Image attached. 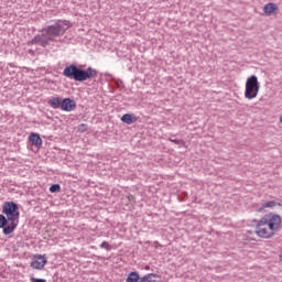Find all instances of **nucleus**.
I'll use <instances>...</instances> for the list:
<instances>
[{"mask_svg": "<svg viewBox=\"0 0 282 282\" xmlns=\"http://www.w3.org/2000/svg\"><path fill=\"white\" fill-rule=\"evenodd\" d=\"M275 206H282V204L278 203L276 200H268L264 204H262V206L258 209V213H263L265 208H275Z\"/></svg>", "mask_w": 282, "mask_h": 282, "instance_id": "9d476101", "label": "nucleus"}, {"mask_svg": "<svg viewBox=\"0 0 282 282\" xmlns=\"http://www.w3.org/2000/svg\"><path fill=\"white\" fill-rule=\"evenodd\" d=\"M100 248H102L104 250H111V245H109V242H107V241H104L100 245Z\"/></svg>", "mask_w": 282, "mask_h": 282, "instance_id": "a211bd4d", "label": "nucleus"}, {"mask_svg": "<svg viewBox=\"0 0 282 282\" xmlns=\"http://www.w3.org/2000/svg\"><path fill=\"white\" fill-rule=\"evenodd\" d=\"M63 75L66 76V78L77 80V83H84V80H88L89 78H96V76H98V70L91 67L83 70L76 65H69L64 68Z\"/></svg>", "mask_w": 282, "mask_h": 282, "instance_id": "7ed1b4c3", "label": "nucleus"}, {"mask_svg": "<svg viewBox=\"0 0 282 282\" xmlns=\"http://www.w3.org/2000/svg\"><path fill=\"white\" fill-rule=\"evenodd\" d=\"M8 224H10L8 218L4 215L0 214V228H7Z\"/></svg>", "mask_w": 282, "mask_h": 282, "instance_id": "4468645a", "label": "nucleus"}, {"mask_svg": "<svg viewBox=\"0 0 282 282\" xmlns=\"http://www.w3.org/2000/svg\"><path fill=\"white\" fill-rule=\"evenodd\" d=\"M69 28H72V22L67 20H58L54 25L47 26L46 36L48 41H54L56 36H63Z\"/></svg>", "mask_w": 282, "mask_h": 282, "instance_id": "20e7f679", "label": "nucleus"}, {"mask_svg": "<svg viewBox=\"0 0 282 282\" xmlns=\"http://www.w3.org/2000/svg\"><path fill=\"white\" fill-rule=\"evenodd\" d=\"M141 282H160V280H158V276H155L154 274H151L143 278Z\"/></svg>", "mask_w": 282, "mask_h": 282, "instance_id": "2eb2a0df", "label": "nucleus"}, {"mask_svg": "<svg viewBox=\"0 0 282 282\" xmlns=\"http://www.w3.org/2000/svg\"><path fill=\"white\" fill-rule=\"evenodd\" d=\"M47 265V258L43 254H35L31 261V268L33 270H43Z\"/></svg>", "mask_w": 282, "mask_h": 282, "instance_id": "423d86ee", "label": "nucleus"}, {"mask_svg": "<svg viewBox=\"0 0 282 282\" xmlns=\"http://www.w3.org/2000/svg\"><path fill=\"white\" fill-rule=\"evenodd\" d=\"M170 142H173L174 144H182V147H186V141L184 140L170 139Z\"/></svg>", "mask_w": 282, "mask_h": 282, "instance_id": "f3484780", "label": "nucleus"}, {"mask_svg": "<svg viewBox=\"0 0 282 282\" xmlns=\"http://www.w3.org/2000/svg\"><path fill=\"white\" fill-rule=\"evenodd\" d=\"M30 281H31V282H47V280H45V279H39V278H31Z\"/></svg>", "mask_w": 282, "mask_h": 282, "instance_id": "aec40b11", "label": "nucleus"}, {"mask_svg": "<svg viewBox=\"0 0 282 282\" xmlns=\"http://www.w3.org/2000/svg\"><path fill=\"white\" fill-rule=\"evenodd\" d=\"M61 109L62 111H74L76 109V101L65 98L62 100Z\"/></svg>", "mask_w": 282, "mask_h": 282, "instance_id": "6e6552de", "label": "nucleus"}, {"mask_svg": "<svg viewBox=\"0 0 282 282\" xmlns=\"http://www.w3.org/2000/svg\"><path fill=\"white\" fill-rule=\"evenodd\" d=\"M282 227V217L281 215L269 213L265 214L258 223L256 224V235L260 239H272Z\"/></svg>", "mask_w": 282, "mask_h": 282, "instance_id": "f257e3e1", "label": "nucleus"}, {"mask_svg": "<svg viewBox=\"0 0 282 282\" xmlns=\"http://www.w3.org/2000/svg\"><path fill=\"white\" fill-rule=\"evenodd\" d=\"M48 105L52 109H59L61 105H63V99L61 97H51Z\"/></svg>", "mask_w": 282, "mask_h": 282, "instance_id": "9b49d317", "label": "nucleus"}, {"mask_svg": "<svg viewBox=\"0 0 282 282\" xmlns=\"http://www.w3.org/2000/svg\"><path fill=\"white\" fill-rule=\"evenodd\" d=\"M259 89H261L259 78L257 75H251L246 82L245 98H247V100H254V98L259 96Z\"/></svg>", "mask_w": 282, "mask_h": 282, "instance_id": "39448f33", "label": "nucleus"}, {"mask_svg": "<svg viewBox=\"0 0 282 282\" xmlns=\"http://www.w3.org/2000/svg\"><path fill=\"white\" fill-rule=\"evenodd\" d=\"M29 141L33 144V147H43V139H41V135L39 133L32 132L29 137Z\"/></svg>", "mask_w": 282, "mask_h": 282, "instance_id": "1a4fd4ad", "label": "nucleus"}, {"mask_svg": "<svg viewBox=\"0 0 282 282\" xmlns=\"http://www.w3.org/2000/svg\"><path fill=\"white\" fill-rule=\"evenodd\" d=\"M2 213L9 221L8 226L3 229V235H12L19 226V217H21L19 205L14 202H7L2 205Z\"/></svg>", "mask_w": 282, "mask_h": 282, "instance_id": "f03ea898", "label": "nucleus"}, {"mask_svg": "<svg viewBox=\"0 0 282 282\" xmlns=\"http://www.w3.org/2000/svg\"><path fill=\"white\" fill-rule=\"evenodd\" d=\"M263 12L267 17H274L279 12V6L274 2H269L263 7Z\"/></svg>", "mask_w": 282, "mask_h": 282, "instance_id": "0eeeda50", "label": "nucleus"}, {"mask_svg": "<svg viewBox=\"0 0 282 282\" xmlns=\"http://www.w3.org/2000/svg\"><path fill=\"white\" fill-rule=\"evenodd\" d=\"M121 122H124L126 124H133L134 122H138V118L133 115L126 113L121 117Z\"/></svg>", "mask_w": 282, "mask_h": 282, "instance_id": "f8f14e48", "label": "nucleus"}, {"mask_svg": "<svg viewBox=\"0 0 282 282\" xmlns=\"http://www.w3.org/2000/svg\"><path fill=\"white\" fill-rule=\"evenodd\" d=\"M50 193H61V185H58V184H53V185L50 187Z\"/></svg>", "mask_w": 282, "mask_h": 282, "instance_id": "dca6fc26", "label": "nucleus"}, {"mask_svg": "<svg viewBox=\"0 0 282 282\" xmlns=\"http://www.w3.org/2000/svg\"><path fill=\"white\" fill-rule=\"evenodd\" d=\"M78 131H80V133H85V131H87V124L86 123H82L78 127Z\"/></svg>", "mask_w": 282, "mask_h": 282, "instance_id": "6ab92c4d", "label": "nucleus"}, {"mask_svg": "<svg viewBox=\"0 0 282 282\" xmlns=\"http://www.w3.org/2000/svg\"><path fill=\"white\" fill-rule=\"evenodd\" d=\"M140 281V274L138 272H131L128 274L126 282H138Z\"/></svg>", "mask_w": 282, "mask_h": 282, "instance_id": "ddd939ff", "label": "nucleus"}]
</instances>
